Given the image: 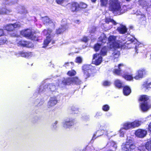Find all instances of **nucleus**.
<instances>
[{"label": "nucleus", "mask_w": 151, "mask_h": 151, "mask_svg": "<svg viewBox=\"0 0 151 151\" xmlns=\"http://www.w3.org/2000/svg\"><path fill=\"white\" fill-rule=\"evenodd\" d=\"M145 149L151 151V140L147 141L145 146L141 145L137 147L132 140L130 139H127L122 145V150L123 151H145Z\"/></svg>", "instance_id": "obj_1"}, {"label": "nucleus", "mask_w": 151, "mask_h": 151, "mask_svg": "<svg viewBox=\"0 0 151 151\" xmlns=\"http://www.w3.org/2000/svg\"><path fill=\"white\" fill-rule=\"evenodd\" d=\"M109 10L113 14L121 15L125 12L122 9L121 2L119 0H109Z\"/></svg>", "instance_id": "obj_2"}, {"label": "nucleus", "mask_w": 151, "mask_h": 151, "mask_svg": "<svg viewBox=\"0 0 151 151\" xmlns=\"http://www.w3.org/2000/svg\"><path fill=\"white\" fill-rule=\"evenodd\" d=\"M70 10L72 12L76 13L81 9L87 8V5L86 3L80 2L78 3L77 2L73 1L68 4Z\"/></svg>", "instance_id": "obj_3"}, {"label": "nucleus", "mask_w": 151, "mask_h": 151, "mask_svg": "<svg viewBox=\"0 0 151 151\" xmlns=\"http://www.w3.org/2000/svg\"><path fill=\"white\" fill-rule=\"evenodd\" d=\"M82 70L83 73V76L86 79L93 77L96 72L95 67L90 65H84L83 67Z\"/></svg>", "instance_id": "obj_4"}, {"label": "nucleus", "mask_w": 151, "mask_h": 151, "mask_svg": "<svg viewBox=\"0 0 151 151\" xmlns=\"http://www.w3.org/2000/svg\"><path fill=\"white\" fill-rule=\"evenodd\" d=\"M22 34L25 37L32 40L38 41L40 40L39 37L29 29H27L22 31Z\"/></svg>", "instance_id": "obj_5"}, {"label": "nucleus", "mask_w": 151, "mask_h": 151, "mask_svg": "<svg viewBox=\"0 0 151 151\" xmlns=\"http://www.w3.org/2000/svg\"><path fill=\"white\" fill-rule=\"evenodd\" d=\"M21 27V24L19 22H16L13 24H9L4 26V29L8 32H12L15 29Z\"/></svg>", "instance_id": "obj_6"}, {"label": "nucleus", "mask_w": 151, "mask_h": 151, "mask_svg": "<svg viewBox=\"0 0 151 151\" xmlns=\"http://www.w3.org/2000/svg\"><path fill=\"white\" fill-rule=\"evenodd\" d=\"M103 58L99 53H95L93 55L92 63L96 66L100 65L102 62Z\"/></svg>", "instance_id": "obj_7"}, {"label": "nucleus", "mask_w": 151, "mask_h": 151, "mask_svg": "<svg viewBox=\"0 0 151 151\" xmlns=\"http://www.w3.org/2000/svg\"><path fill=\"white\" fill-rule=\"evenodd\" d=\"M147 71L145 68H141L138 70L136 73V76L134 77V78L138 80L143 77L144 76L147 74Z\"/></svg>", "instance_id": "obj_8"}, {"label": "nucleus", "mask_w": 151, "mask_h": 151, "mask_svg": "<svg viewBox=\"0 0 151 151\" xmlns=\"http://www.w3.org/2000/svg\"><path fill=\"white\" fill-rule=\"evenodd\" d=\"M147 134L146 130L141 129H139L137 130L135 132L136 136L140 138H143L145 137Z\"/></svg>", "instance_id": "obj_9"}, {"label": "nucleus", "mask_w": 151, "mask_h": 151, "mask_svg": "<svg viewBox=\"0 0 151 151\" xmlns=\"http://www.w3.org/2000/svg\"><path fill=\"white\" fill-rule=\"evenodd\" d=\"M75 124L73 119H69L66 120L63 124V127L65 128H69L74 125Z\"/></svg>", "instance_id": "obj_10"}, {"label": "nucleus", "mask_w": 151, "mask_h": 151, "mask_svg": "<svg viewBox=\"0 0 151 151\" xmlns=\"http://www.w3.org/2000/svg\"><path fill=\"white\" fill-rule=\"evenodd\" d=\"M140 108L142 111H145L151 108V105L148 102L141 103H140Z\"/></svg>", "instance_id": "obj_11"}, {"label": "nucleus", "mask_w": 151, "mask_h": 151, "mask_svg": "<svg viewBox=\"0 0 151 151\" xmlns=\"http://www.w3.org/2000/svg\"><path fill=\"white\" fill-rule=\"evenodd\" d=\"M58 101L56 97H51L47 103L48 107L55 105L57 103Z\"/></svg>", "instance_id": "obj_12"}, {"label": "nucleus", "mask_w": 151, "mask_h": 151, "mask_svg": "<svg viewBox=\"0 0 151 151\" xmlns=\"http://www.w3.org/2000/svg\"><path fill=\"white\" fill-rule=\"evenodd\" d=\"M116 30L120 34H124L127 32V29L126 27L123 25L121 24L120 27H117Z\"/></svg>", "instance_id": "obj_13"}, {"label": "nucleus", "mask_w": 151, "mask_h": 151, "mask_svg": "<svg viewBox=\"0 0 151 151\" xmlns=\"http://www.w3.org/2000/svg\"><path fill=\"white\" fill-rule=\"evenodd\" d=\"M67 28L66 25H61V27L56 29L55 33L58 35L63 33L67 29Z\"/></svg>", "instance_id": "obj_14"}, {"label": "nucleus", "mask_w": 151, "mask_h": 151, "mask_svg": "<svg viewBox=\"0 0 151 151\" xmlns=\"http://www.w3.org/2000/svg\"><path fill=\"white\" fill-rule=\"evenodd\" d=\"M17 54L20 56L25 58H28L32 54L31 52H24L23 51L19 52Z\"/></svg>", "instance_id": "obj_15"}, {"label": "nucleus", "mask_w": 151, "mask_h": 151, "mask_svg": "<svg viewBox=\"0 0 151 151\" xmlns=\"http://www.w3.org/2000/svg\"><path fill=\"white\" fill-rule=\"evenodd\" d=\"M71 84L79 85L81 83V81L77 76L70 77Z\"/></svg>", "instance_id": "obj_16"}, {"label": "nucleus", "mask_w": 151, "mask_h": 151, "mask_svg": "<svg viewBox=\"0 0 151 151\" xmlns=\"http://www.w3.org/2000/svg\"><path fill=\"white\" fill-rule=\"evenodd\" d=\"M123 91L124 95L127 96L131 93V90L129 86H125L123 87Z\"/></svg>", "instance_id": "obj_17"}, {"label": "nucleus", "mask_w": 151, "mask_h": 151, "mask_svg": "<svg viewBox=\"0 0 151 151\" xmlns=\"http://www.w3.org/2000/svg\"><path fill=\"white\" fill-rule=\"evenodd\" d=\"M12 10L11 9H7L6 7L0 8V14L5 15L9 13Z\"/></svg>", "instance_id": "obj_18"}, {"label": "nucleus", "mask_w": 151, "mask_h": 151, "mask_svg": "<svg viewBox=\"0 0 151 151\" xmlns=\"http://www.w3.org/2000/svg\"><path fill=\"white\" fill-rule=\"evenodd\" d=\"M149 98L148 96L146 95H141L138 99L139 101L142 102V103H145L148 102V100Z\"/></svg>", "instance_id": "obj_19"}, {"label": "nucleus", "mask_w": 151, "mask_h": 151, "mask_svg": "<svg viewBox=\"0 0 151 151\" xmlns=\"http://www.w3.org/2000/svg\"><path fill=\"white\" fill-rule=\"evenodd\" d=\"M29 44V43L27 41L22 40H19L17 43L18 46L22 47H28Z\"/></svg>", "instance_id": "obj_20"}, {"label": "nucleus", "mask_w": 151, "mask_h": 151, "mask_svg": "<svg viewBox=\"0 0 151 151\" xmlns=\"http://www.w3.org/2000/svg\"><path fill=\"white\" fill-rule=\"evenodd\" d=\"M61 83L64 86H69L71 84L70 77L64 78L62 81Z\"/></svg>", "instance_id": "obj_21"}, {"label": "nucleus", "mask_w": 151, "mask_h": 151, "mask_svg": "<svg viewBox=\"0 0 151 151\" xmlns=\"http://www.w3.org/2000/svg\"><path fill=\"white\" fill-rule=\"evenodd\" d=\"M120 55V52L119 51L115 50L112 54L111 57L113 60H115L118 58Z\"/></svg>", "instance_id": "obj_22"}, {"label": "nucleus", "mask_w": 151, "mask_h": 151, "mask_svg": "<svg viewBox=\"0 0 151 151\" xmlns=\"http://www.w3.org/2000/svg\"><path fill=\"white\" fill-rule=\"evenodd\" d=\"M107 48L106 46H104L101 48L99 54L101 56H104L107 55Z\"/></svg>", "instance_id": "obj_23"}, {"label": "nucleus", "mask_w": 151, "mask_h": 151, "mask_svg": "<svg viewBox=\"0 0 151 151\" xmlns=\"http://www.w3.org/2000/svg\"><path fill=\"white\" fill-rule=\"evenodd\" d=\"M123 64L120 63L118 65V69H115L114 70L113 73L114 74H116L118 75H120L121 74V70L120 68L121 66H123Z\"/></svg>", "instance_id": "obj_24"}, {"label": "nucleus", "mask_w": 151, "mask_h": 151, "mask_svg": "<svg viewBox=\"0 0 151 151\" xmlns=\"http://www.w3.org/2000/svg\"><path fill=\"white\" fill-rule=\"evenodd\" d=\"M74 66V63L72 62H65L63 65V67H65L66 68H68L70 67L71 68H73Z\"/></svg>", "instance_id": "obj_25"}, {"label": "nucleus", "mask_w": 151, "mask_h": 151, "mask_svg": "<svg viewBox=\"0 0 151 151\" xmlns=\"http://www.w3.org/2000/svg\"><path fill=\"white\" fill-rule=\"evenodd\" d=\"M116 37L113 35H110L108 38V42L110 44H112L116 40Z\"/></svg>", "instance_id": "obj_26"}, {"label": "nucleus", "mask_w": 151, "mask_h": 151, "mask_svg": "<svg viewBox=\"0 0 151 151\" xmlns=\"http://www.w3.org/2000/svg\"><path fill=\"white\" fill-rule=\"evenodd\" d=\"M51 41V37L47 36L46 37V39L44 40L43 45L44 47H47L48 44Z\"/></svg>", "instance_id": "obj_27"}, {"label": "nucleus", "mask_w": 151, "mask_h": 151, "mask_svg": "<svg viewBox=\"0 0 151 151\" xmlns=\"http://www.w3.org/2000/svg\"><path fill=\"white\" fill-rule=\"evenodd\" d=\"M131 125L132 128L139 127L141 125V122L137 120H135L131 122Z\"/></svg>", "instance_id": "obj_28"}, {"label": "nucleus", "mask_w": 151, "mask_h": 151, "mask_svg": "<svg viewBox=\"0 0 151 151\" xmlns=\"http://www.w3.org/2000/svg\"><path fill=\"white\" fill-rule=\"evenodd\" d=\"M122 77L124 78L125 80L127 81H131L133 80L134 78L132 75H129L127 74H124L123 76Z\"/></svg>", "instance_id": "obj_29"}, {"label": "nucleus", "mask_w": 151, "mask_h": 151, "mask_svg": "<svg viewBox=\"0 0 151 151\" xmlns=\"http://www.w3.org/2000/svg\"><path fill=\"white\" fill-rule=\"evenodd\" d=\"M107 40V38L105 36H100L99 37V41L101 42V45L104 44L106 42Z\"/></svg>", "instance_id": "obj_30"}, {"label": "nucleus", "mask_w": 151, "mask_h": 151, "mask_svg": "<svg viewBox=\"0 0 151 151\" xmlns=\"http://www.w3.org/2000/svg\"><path fill=\"white\" fill-rule=\"evenodd\" d=\"M114 85L115 86L119 88L122 87V83L119 80L116 79L114 81Z\"/></svg>", "instance_id": "obj_31"}, {"label": "nucleus", "mask_w": 151, "mask_h": 151, "mask_svg": "<svg viewBox=\"0 0 151 151\" xmlns=\"http://www.w3.org/2000/svg\"><path fill=\"white\" fill-rule=\"evenodd\" d=\"M114 49L119 48L120 47H122V46L120 45V43L116 41V40L113 42L112 44H111Z\"/></svg>", "instance_id": "obj_32"}, {"label": "nucleus", "mask_w": 151, "mask_h": 151, "mask_svg": "<svg viewBox=\"0 0 151 151\" xmlns=\"http://www.w3.org/2000/svg\"><path fill=\"white\" fill-rule=\"evenodd\" d=\"M105 22L106 23L109 24V22H111L113 25H116L117 23H116L113 19L110 18H106L105 19Z\"/></svg>", "instance_id": "obj_33"}, {"label": "nucleus", "mask_w": 151, "mask_h": 151, "mask_svg": "<svg viewBox=\"0 0 151 151\" xmlns=\"http://www.w3.org/2000/svg\"><path fill=\"white\" fill-rule=\"evenodd\" d=\"M123 126V129L126 130L130 128H132L131 122H127L124 123Z\"/></svg>", "instance_id": "obj_34"}, {"label": "nucleus", "mask_w": 151, "mask_h": 151, "mask_svg": "<svg viewBox=\"0 0 151 151\" xmlns=\"http://www.w3.org/2000/svg\"><path fill=\"white\" fill-rule=\"evenodd\" d=\"M8 42V40L6 37H3L0 38V45L4 44H6Z\"/></svg>", "instance_id": "obj_35"}, {"label": "nucleus", "mask_w": 151, "mask_h": 151, "mask_svg": "<svg viewBox=\"0 0 151 151\" xmlns=\"http://www.w3.org/2000/svg\"><path fill=\"white\" fill-rule=\"evenodd\" d=\"M76 74V71L73 69L68 71L67 73V74L69 76H74Z\"/></svg>", "instance_id": "obj_36"}, {"label": "nucleus", "mask_w": 151, "mask_h": 151, "mask_svg": "<svg viewBox=\"0 0 151 151\" xmlns=\"http://www.w3.org/2000/svg\"><path fill=\"white\" fill-rule=\"evenodd\" d=\"M151 85V82L148 83L147 81L145 82L142 85L143 88L146 90L150 88V86Z\"/></svg>", "instance_id": "obj_37"}, {"label": "nucleus", "mask_w": 151, "mask_h": 151, "mask_svg": "<svg viewBox=\"0 0 151 151\" xmlns=\"http://www.w3.org/2000/svg\"><path fill=\"white\" fill-rule=\"evenodd\" d=\"M108 145L110 147H113L115 150L117 148V145L115 142L113 141H111L109 142L108 143Z\"/></svg>", "instance_id": "obj_38"}, {"label": "nucleus", "mask_w": 151, "mask_h": 151, "mask_svg": "<svg viewBox=\"0 0 151 151\" xmlns=\"http://www.w3.org/2000/svg\"><path fill=\"white\" fill-rule=\"evenodd\" d=\"M108 0H100L101 7H106L108 3Z\"/></svg>", "instance_id": "obj_39"}, {"label": "nucleus", "mask_w": 151, "mask_h": 151, "mask_svg": "<svg viewBox=\"0 0 151 151\" xmlns=\"http://www.w3.org/2000/svg\"><path fill=\"white\" fill-rule=\"evenodd\" d=\"M3 4L6 5H12L14 3L12 0H3Z\"/></svg>", "instance_id": "obj_40"}, {"label": "nucleus", "mask_w": 151, "mask_h": 151, "mask_svg": "<svg viewBox=\"0 0 151 151\" xmlns=\"http://www.w3.org/2000/svg\"><path fill=\"white\" fill-rule=\"evenodd\" d=\"M52 32V30L49 28H48L47 29H44L43 31V33L45 35H50V34Z\"/></svg>", "instance_id": "obj_41"}, {"label": "nucleus", "mask_w": 151, "mask_h": 151, "mask_svg": "<svg viewBox=\"0 0 151 151\" xmlns=\"http://www.w3.org/2000/svg\"><path fill=\"white\" fill-rule=\"evenodd\" d=\"M101 45L98 43L96 44L94 46L93 48L96 52H97L99 50Z\"/></svg>", "instance_id": "obj_42"}, {"label": "nucleus", "mask_w": 151, "mask_h": 151, "mask_svg": "<svg viewBox=\"0 0 151 151\" xmlns=\"http://www.w3.org/2000/svg\"><path fill=\"white\" fill-rule=\"evenodd\" d=\"M109 109V106L107 104H105L103 106L102 109L103 111H107Z\"/></svg>", "instance_id": "obj_43"}, {"label": "nucleus", "mask_w": 151, "mask_h": 151, "mask_svg": "<svg viewBox=\"0 0 151 151\" xmlns=\"http://www.w3.org/2000/svg\"><path fill=\"white\" fill-rule=\"evenodd\" d=\"M111 84V82L108 81H105L102 83V85L105 86H109Z\"/></svg>", "instance_id": "obj_44"}, {"label": "nucleus", "mask_w": 151, "mask_h": 151, "mask_svg": "<svg viewBox=\"0 0 151 151\" xmlns=\"http://www.w3.org/2000/svg\"><path fill=\"white\" fill-rule=\"evenodd\" d=\"M138 2L139 6H145L146 2L145 0H139Z\"/></svg>", "instance_id": "obj_45"}, {"label": "nucleus", "mask_w": 151, "mask_h": 151, "mask_svg": "<svg viewBox=\"0 0 151 151\" xmlns=\"http://www.w3.org/2000/svg\"><path fill=\"white\" fill-rule=\"evenodd\" d=\"M82 61V59L80 57H77L76 58L75 62L76 63H81Z\"/></svg>", "instance_id": "obj_46"}, {"label": "nucleus", "mask_w": 151, "mask_h": 151, "mask_svg": "<svg viewBox=\"0 0 151 151\" xmlns=\"http://www.w3.org/2000/svg\"><path fill=\"white\" fill-rule=\"evenodd\" d=\"M129 41L130 42L129 43H127V42H126L124 44V45L125 46H127V45L128 44H132V42H133L134 41V40L132 38L130 39L129 40Z\"/></svg>", "instance_id": "obj_47"}, {"label": "nucleus", "mask_w": 151, "mask_h": 151, "mask_svg": "<svg viewBox=\"0 0 151 151\" xmlns=\"http://www.w3.org/2000/svg\"><path fill=\"white\" fill-rule=\"evenodd\" d=\"M124 129L123 128H122L119 130V135L120 137H123L124 134V132L122 131V130Z\"/></svg>", "instance_id": "obj_48"}, {"label": "nucleus", "mask_w": 151, "mask_h": 151, "mask_svg": "<svg viewBox=\"0 0 151 151\" xmlns=\"http://www.w3.org/2000/svg\"><path fill=\"white\" fill-rule=\"evenodd\" d=\"M65 1V0H56V3L60 5H62Z\"/></svg>", "instance_id": "obj_49"}, {"label": "nucleus", "mask_w": 151, "mask_h": 151, "mask_svg": "<svg viewBox=\"0 0 151 151\" xmlns=\"http://www.w3.org/2000/svg\"><path fill=\"white\" fill-rule=\"evenodd\" d=\"M88 39L87 37H83L81 39V41L85 43H86L87 42H88Z\"/></svg>", "instance_id": "obj_50"}, {"label": "nucleus", "mask_w": 151, "mask_h": 151, "mask_svg": "<svg viewBox=\"0 0 151 151\" xmlns=\"http://www.w3.org/2000/svg\"><path fill=\"white\" fill-rule=\"evenodd\" d=\"M5 35L4 29H2L0 28V37L4 36Z\"/></svg>", "instance_id": "obj_51"}, {"label": "nucleus", "mask_w": 151, "mask_h": 151, "mask_svg": "<svg viewBox=\"0 0 151 151\" xmlns=\"http://www.w3.org/2000/svg\"><path fill=\"white\" fill-rule=\"evenodd\" d=\"M148 130L151 133V122L148 125Z\"/></svg>", "instance_id": "obj_52"}, {"label": "nucleus", "mask_w": 151, "mask_h": 151, "mask_svg": "<svg viewBox=\"0 0 151 151\" xmlns=\"http://www.w3.org/2000/svg\"><path fill=\"white\" fill-rule=\"evenodd\" d=\"M49 21V19H47V18H46V21H45V20L44 21V22L45 23H48Z\"/></svg>", "instance_id": "obj_53"}, {"label": "nucleus", "mask_w": 151, "mask_h": 151, "mask_svg": "<svg viewBox=\"0 0 151 151\" xmlns=\"http://www.w3.org/2000/svg\"><path fill=\"white\" fill-rule=\"evenodd\" d=\"M91 1L93 3H95L97 0H91Z\"/></svg>", "instance_id": "obj_54"}, {"label": "nucleus", "mask_w": 151, "mask_h": 151, "mask_svg": "<svg viewBox=\"0 0 151 151\" xmlns=\"http://www.w3.org/2000/svg\"><path fill=\"white\" fill-rule=\"evenodd\" d=\"M57 122L55 121L54 123V124H55V125H56L57 124Z\"/></svg>", "instance_id": "obj_55"}, {"label": "nucleus", "mask_w": 151, "mask_h": 151, "mask_svg": "<svg viewBox=\"0 0 151 151\" xmlns=\"http://www.w3.org/2000/svg\"><path fill=\"white\" fill-rule=\"evenodd\" d=\"M72 110L75 111H76L77 109H75V110L74 108H73V109L72 108Z\"/></svg>", "instance_id": "obj_56"}, {"label": "nucleus", "mask_w": 151, "mask_h": 151, "mask_svg": "<svg viewBox=\"0 0 151 151\" xmlns=\"http://www.w3.org/2000/svg\"><path fill=\"white\" fill-rule=\"evenodd\" d=\"M127 1H130L131 0H125Z\"/></svg>", "instance_id": "obj_57"}, {"label": "nucleus", "mask_w": 151, "mask_h": 151, "mask_svg": "<svg viewBox=\"0 0 151 151\" xmlns=\"http://www.w3.org/2000/svg\"><path fill=\"white\" fill-rule=\"evenodd\" d=\"M106 151H113V150H108Z\"/></svg>", "instance_id": "obj_58"}, {"label": "nucleus", "mask_w": 151, "mask_h": 151, "mask_svg": "<svg viewBox=\"0 0 151 151\" xmlns=\"http://www.w3.org/2000/svg\"><path fill=\"white\" fill-rule=\"evenodd\" d=\"M129 48H130V47H128Z\"/></svg>", "instance_id": "obj_59"}]
</instances>
